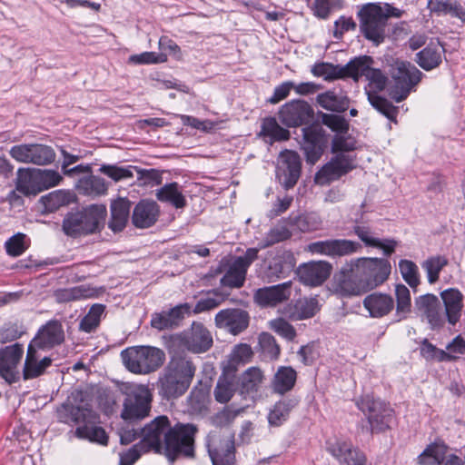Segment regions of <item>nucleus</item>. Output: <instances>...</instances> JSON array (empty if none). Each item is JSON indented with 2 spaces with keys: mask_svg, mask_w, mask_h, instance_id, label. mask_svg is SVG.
I'll list each match as a JSON object with an SVG mask.
<instances>
[{
  "mask_svg": "<svg viewBox=\"0 0 465 465\" xmlns=\"http://www.w3.org/2000/svg\"><path fill=\"white\" fill-rule=\"evenodd\" d=\"M247 269L234 261L221 279V284L230 288H240L243 285Z\"/></svg>",
  "mask_w": 465,
  "mask_h": 465,
  "instance_id": "603ef678",
  "label": "nucleus"
},
{
  "mask_svg": "<svg viewBox=\"0 0 465 465\" xmlns=\"http://www.w3.org/2000/svg\"><path fill=\"white\" fill-rule=\"evenodd\" d=\"M341 7V0H313L311 8L315 16L326 19L331 12L340 10Z\"/></svg>",
  "mask_w": 465,
  "mask_h": 465,
  "instance_id": "680f3d73",
  "label": "nucleus"
},
{
  "mask_svg": "<svg viewBox=\"0 0 465 465\" xmlns=\"http://www.w3.org/2000/svg\"><path fill=\"white\" fill-rule=\"evenodd\" d=\"M236 391L235 379L232 375L223 374L219 377L213 390V396L217 402L224 404L229 402Z\"/></svg>",
  "mask_w": 465,
  "mask_h": 465,
  "instance_id": "de8ad7c7",
  "label": "nucleus"
},
{
  "mask_svg": "<svg viewBox=\"0 0 465 465\" xmlns=\"http://www.w3.org/2000/svg\"><path fill=\"white\" fill-rule=\"evenodd\" d=\"M318 104L327 111L341 113L348 109L350 100L343 92L329 90L319 94L316 97Z\"/></svg>",
  "mask_w": 465,
  "mask_h": 465,
  "instance_id": "e433bc0d",
  "label": "nucleus"
},
{
  "mask_svg": "<svg viewBox=\"0 0 465 465\" xmlns=\"http://www.w3.org/2000/svg\"><path fill=\"white\" fill-rule=\"evenodd\" d=\"M25 238L26 235L22 232H18L10 237L5 244L6 252L14 257L20 256L24 253L28 247L25 242Z\"/></svg>",
  "mask_w": 465,
  "mask_h": 465,
  "instance_id": "774afa93",
  "label": "nucleus"
},
{
  "mask_svg": "<svg viewBox=\"0 0 465 465\" xmlns=\"http://www.w3.org/2000/svg\"><path fill=\"white\" fill-rule=\"evenodd\" d=\"M104 290L90 285H79L55 291L54 297L58 302H69L82 299L96 298Z\"/></svg>",
  "mask_w": 465,
  "mask_h": 465,
  "instance_id": "c9c22d12",
  "label": "nucleus"
},
{
  "mask_svg": "<svg viewBox=\"0 0 465 465\" xmlns=\"http://www.w3.org/2000/svg\"><path fill=\"white\" fill-rule=\"evenodd\" d=\"M332 266L326 261L310 262L301 264L296 274L299 281L304 285L320 286L331 275Z\"/></svg>",
  "mask_w": 465,
  "mask_h": 465,
  "instance_id": "5701e85b",
  "label": "nucleus"
},
{
  "mask_svg": "<svg viewBox=\"0 0 465 465\" xmlns=\"http://www.w3.org/2000/svg\"><path fill=\"white\" fill-rule=\"evenodd\" d=\"M160 214L159 205L153 201L142 200L134 208L132 223L136 228L153 226Z\"/></svg>",
  "mask_w": 465,
  "mask_h": 465,
  "instance_id": "bb28decb",
  "label": "nucleus"
},
{
  "mask_svg": "<svg viewBox=\"0 0 465 465\" xmlns=\"http://www.w3.org/2000/svg\"><path fill=\"white\" fill-rule=\"evenodd\" d=\"M74 202V195L66 191L56 190L41 197L40 203L45 213H54Z\"/></svg>",
  "mask_w": 465,
  "mask_h": 465,
  "instance_id": "a18cd8bd",
  "label": "nucleus"
},
{
  "mask_svg": "<svg viewBox=\"0 0 465 465\" xmlns=\"http://www.w3.org/2000/svg\"><path fill=\"white\" fill-rule=\"evenodd\" d=\"M173 341L196 354L206 352L213 344L211 331L198 322H193L190 329L175 335Z\"/></svg>",
  "mask_w": 465,
  "mask_h": 465,
  "instance_id": "9b49d317",
  "label": "nucleus"
},
{
  "mask_svg": "<svg viewBox=\"0 0 465 465\" xmlns=\"http://www.w3.org/2000/svg\"><path fill=\"white\" fill-rule=\"evenodd\" d=\"M353 232L366 245L381 249L386 256L394 252L397 242L393 239L381 240L374 235L371 228L364 224L353 226Z\"/></svg>",
  "mask_w": 465,
  "mask_h": 465,
  "instance_id": "c756f323",
  "label": "nucleus"
},
{
  "mask_svg": "<svg viewBox=\"0 0 465 465\" xmlns=\"http://www.w3.org/2000/svg\"><path fill=\"white\" fill-rule=\"evenodd\" d=\"M131 202L127 198L119 197L112 201L110 205V220L108 227L114 232H122L129 220Z\"/></svg>",
  "mask_w": 465,
  "mask_h": 465,
  "instance_id": "2f4dec72",
  "label": "nucleus"
},
{
  "mask_svg": "<svg viewBox=\"0 0 465 465\" xmlns=\"http://www.w3.org/2000/svg\"><path fill=\"white\" fill-rule=\"evenodd\" d=\"M207 448L213 465H236L234 434L228 430H213L207 437Z\"/></svg>",
  "mask_w": 465,
  "mask_h": 465,
  "instance_id": "6e6552de",
  "label": "nucleus"
},
{
  "mask_svg": "<svg viewBox=\"0 0 465 465\" xmlns=\"http://www.w3.org/2000/svg\"><path fill=\"white\" fill-rule=\"evenodd\" d=\"M415 308L420 316L425 319L431 329L443 327L447 317L440 302L434 294H424L415 299Z\"/></svg>",
  "mask_w": 465,
  "mask_h": 465,
  "instance_id": "f3484780",
  "label": "nucleus"
},
{
  "mask_svg": "<svg viewBox=\"0 0 465 465\" xmlns=\"http://www.w3.org/2000/svg\"><path fill=\"white\" fill-rule=\"evenodd\" d=\"M57 419L65 424H81L85 422H99V415L94 411L88 403L81 402L74 405L70 399L57 409Z\"/></svg>",
  "mask_w": 465,
  "mask_h": 465,
  "instance_id": "2eb2a0df",
  "label": "nucleus"
},
{
  "mask_svg": "<svg viewBox=\"0 0 465 465\" xmlns=\"http://www.w3.org/2000/svg\"><path fill=\"white\" fill-rule=\"evenodd\" d=\"M24 353L23 346L15 343L0 351V376L8 383L19 381L18 364Z\"/></svg>",
  "mask_w": 465,
  "mask_h": 465,
  "instance_id": "4be33fe9",
  "label": "nucleus"
},
{
  "mask_svg": "<svg viewBox=\"0 0 465 465\" xmlns=\"http://www.w3.org/2000/svg\"><path fill=\"white\" fill-rule=\"evenodd\" d=\"M329 452L343 465H365L366 457L363 452L347 441L337 440L328 448Z\"/></svg>",
  "mask_w": 465,
  "mask_h": 465,
  "instance_id": "cd10ccee",
  "label": "nucleus"
},
{
  "mask_svg": "<svg viewBox=\"0 0 465 465\" xmlns=\"http://www.w3.org/2000/svg\"><path fill=\"white\" fill-rule=\"evenodd\" d=\"M322 122L337 134H344L349 130V123L344 117L338 114H322Z\"/></svg>",
  "mask_w": 465,
  "mask_h": 465,
  "instance_id": "338daca9",
  "label": "nucleus"
},
{
  "mask_svg": "<svg viewBox=\"0 0 465 465\" xmlns=\"http://www.w3.org/2000/svg\"><path fill=\"white\" fill-rule=\"evenodd\" d=\"M292 266V263H287L282 257H275L270 262L263 277L268 282L283 278L286 276L287 272L291 271Z\"/></svg>",
  "mask_w": 465,
  "mask_h": 465,
  "instance_id": "052dcab7",
  "label": "nucleus"
},
{
  "mask_svg": "<svg viewBox=\"0 0 465 465\" xmlns=\"http://www.w3.org/2000/svg\"><path fill=\"white\" fill-rule=\"evenodd\" d=\"M396 315L400 320L407 318L411 310V292L404 284L395 286Z\"/></svg>",
  "mask_w": 465,
  "mask_h": 465,
  "instance_id": "5fc2aeb1",
  "label": "nucleus"
},
{
  "mask_svg": "<svg viewBox=\"0 0 465 465\" xmlns=\"http://www.w3.org/2000/svg\"><path fill=\"white\" fill-rule=\"evenodd\" d=\"M262 133L265 136L271 137L273 141H285L290 137V132L280 126L274 118L264 120Z\"/></svg>",
  "mask_w": 465,
  "mask_h": 465,
  "instance_id": "e2e57ef3",
  "label": "nucleus"
},
{
  "mask_svg": "<svg viewBox=\"0 0 465 465\" xmlns=\"http://www.w3.org/2000/svg\"><path fill=\"white\" fill-rule=\"evenodd\" d=\"M64 330L58 320L48 321L40 327L29 345L40 350H51L64 341Z\"/></svg>",
  "mask_w": 465,
  "mask_h": 465,
  "instance_id": "aec40b11",
  "label": "nucleus"
},
{
  "mask_svg": "<svg viewBox=\"0 0 465 465\" xmlns=\"http://www.w3.org/2000/svg\"><path fill=\"white\" fill-rule=\"evenodd\" d=\"M297 373L294 369L289 366L280 367L271 382V387L273 392L283 395L292 391L295 385Z\"/></svg>",
  "mask_w": 465,
  "mask_h": 465,
  "instance_id": "4c0bfd02",
  "label": "nucleus"
},
{
  "mask_svg": "<svg viewBox=\"0 0 465 465\" xmlns=\"http://www.w3.org/2000/svg\"><path fill=\"white\" fill-rule=\"evenodd\" d=\"M448 262V259L442 255L431 256L422 262L421 267L426 272L429 283L433 284L439 281L440 272Z\"/></svg>",
  "mask_w": 465,
  "mask_h": 465,
  "instance_id": "864d4df0",
  "label": "nucleus"
},
{
  "mask_svg": "<svg viewBox=\"0 0 465 465\" xmlns=\"http://www.w3.org/2000/svg\"><path fill=\"white\" fill-rule=\"evenodd\" d=\"M427 6L432 13L450 15L465 23V9L455 0H430Z\"/></svg>",
  "mask_w": 465,
  "mask_h": 465,
  "instance_id": "37998d69",
  "label": "nucleus"
},
{
  "mask_svg": "<svg viewBox=\"0 0 465 465\" xmlns=\"http://www.w3.org/2000/svg\"><path fill=\"white\" fill-rule=\"evenodd\" d=\"M194 426L191 424H176L171 427L169 419L158 416L141 430L140 443L148 450L164 453L173 461L178 455L186 457L193 453Z\"/></svg>",
  "mask_w": 465,
  "mask_h": 465,
  "instance_id": "f257e3e1",
  "label": "nucleus"
},
{
  "mask_svg": "<svg viewBox=\"0 0 465 465\" xmlns=\"http://www.w3.org/2000/svg\"><path fill=\"white\" fill-rule=\"evenodd\" d=\"M361 249V245L359 242L347 239L319 241L308 245V251L312 253L330 257L351 255Z\"/></svg>",
  "mask_w": 465,
  "mask_h": 465,
  "instance_id": "ddd939ff",
  "label": "nucleus"
},
{
  "mask_svg": "<svg viewBox=\"0 0 465 465\" xmlns=\"http://www.w3.org/2000/svg\"><path fill=\"white\" fill-rule=\"evenodd\" d=\"M30 179L38 185V189L41 191L58 185L63 177L54 170H38Z\"/></svg>",
  "mask_w": 465,
  "mask_h": 465,
  "instance_id": "4d7b16f0",
  "label": "nucleus"
},
{
  "mask_svg": "<svg viewBox=\"0 0 465 465\" xmlns=\"http://www.w3.org/2000/svg\"><path fill=\"white\" fill-rule=\"evenodd\" d=\"M352 67L349 68V63L344 66H334L331 64L321 63L315 64L312 73L318 77H323L325 80H333L337 78L351 77Z\"/></svg>",
  "mask_w": 465,
  "mask_h": 465,
  "instance_id": "09e8293b",
  "label": "nucleus"
},
{
  "mask_svg": "<svg viewBox=\"0 0 465 465\" xmlns=\"http://www.w3.org/2000/svg\"><path fill=\"white\" fill-rule=\"evenodd\" d=\"M446 453V447L437 443L430 444L418 456L417 462L419 465H436L440 463V459Z\"/></svg>",
  "mask_w": 465,
  "mask_h": 465,
  "instance_id": "bf43d9fd",
  "label": "nucleus"
},
{
  "mask_svg": "<svg viewBox=\"0 0 465 465\" xmlns=\"http://www.w3.org/2000/svg\"><path fill=\"white\" fill-rule=\"evenodd\" d=\"M107 210L104 204H91L82 210L68 213L62 230L67 236L79 237L100 232L104 225Z\"/></svg>",
  "mask_w": 465,
  "mask_h": 465,
  "instance_id": "20e7f679",
  "label": "nucleus"
},
{
  "mask_svg": "<svg viewBox=\"0 0 465 465\" xmlns=\"http://www.w3.org/2000/svg\"><path fill=\"white\" fill-rule=\"evenodd\" d=\"M415 308L420 316L425 319L431 329L443 327L447 317L440 302L434 294H424L415 299Z\"/></svg>",
  "mask_w": 465,
  "mask_h": 465,
  "instance_id": "dca6fc26",
  "label": "nucleus"
},
{
  "mask_svg": "<svg viewBox=\"0 0 465 465\" xmlns=\"http://www.w3.org/2000/svg\"><path fill=\"white\" fill-rule=\"evenodd\" d=\"M354 166V160L350 155L337 154L316 173L315 183L323 185L338 180Z\"/></svg>",
  "mask_w": 465,
  "mask_h": 465,
  "instance_id": "412c9836",
  "label": "nucleus"
},
{
  "mask_svg": "<svg viewBox=\"0 0 465 465\" xmlns=\"http://www.w3.org/2000/svg\"><path fill=\"white\" fill-rule=\"evenodd\" d=\"M440 298L444 304L447 322L453 326L460 321L461 316L463 295L459 290L450 288L440 292Z\"/></svg>",
  "mask_w": 465,
  "mask_h": 465,
  "instance_id": "7c9ffc66",
  "label": "nucleus"
},
{
  "mask_svg": "<svg viewBox=\"0 0 465 465\" xmlns=\"http://www.w3.org/2000/svg\"><path fill=\"white\" fill-rule=\"evenodd\" d=\"M51 363L52 359L50 357L41 358L37 353V349L28 345L23 368L24 380H31L41 376Z\"/></svg>",
  "mask_w": 465,
  "mask_h": 465,
  "instance_id": "c85d7f7f",
  "label": "nucleus"
},
{
  "mask_svg": "<svg viewBox=\"0 0 465 465\" xmlns=\"http://www.w3.org/2000/svg\"><path fill=\"white\" fill-rule=\"evenodd\" d=\"M124 367L134 374H149L156 371L165 361L163 350L153 346H132L121 352Z\"/></svg>",
  "mask_w": 465,
  "mask_h": 465,
  "instance_id": "423d86ee",
  "label": "nucleus"
},
{
  "mask_svg": "<svg viewBox=\"0 0 465 465\" xmlns=\"http://www.w3.org/2000/svg\"><path fill=\"white\" fill-rule=\"evenodd\" d=\"M312 107L304 100H292L279 110V119L287 127H297L313 118Z\"/></svg>",
  "mask_w": 465,
  "mask_h": 465,
  "instance_id": "4468645a",
  "label": "nucleus"
},
{
  "mask_svg": "<svg viewBox=\"0 0 465 465\" xmlns=\"http://www.w3.org/2000/svg\"><path fill=\"white\" fill-rule=\"evenodd\" d=\"M358 408L367 417L371 432H382L391 427L394 411L389 404L366 395L357 401Z\"/></svg>",
  "mask_w": 465,
  "mask_h": 465,
  "instance_id": "9d476101",
  "label": "nucleus"
},
{
  "mask_svg": "<svg viewBox=\"0 0 465 465\" xmlns=\"http://www.w3.org/2000/svg\"><path fill=\"white\" fill-rule=\"evenodd\" d=\"M259 345L262 354L271 360L277 359L280 354V346L277 344L275 338L268 333L262 332L259 336Z\"/></svg>",
  "mask_w": 465,
  "mask_h": 465,
  "instance_id": "0e129e2a",
  "label": "nucleus"
},
{
  "mask_svg": "<svg viewBox=\"0 0 465 465\" xmlns=\"http://www.w3.org/2000/svg\"><path fill=\"white\" fill-rule=\"evenodd\" d=\"M155 196L158 201L167 203L176 209H182L187 203L183 190L177 183H170L162 186L156 191Z\"/></svg>",
  "mask_w": 465,
  "mask_h": 465,
  "instance_id": "ea45409f",
  "label": "nucleus"
},
{
  "mask_svg": "<svg viewBox=\"0 0 465 465\" xmlns=\"http://www.w3.org/2000/svg\"><path fill=\"white\" fill-rule=\"evenodd\" d=\"M195 366L193 361L183 356L173 357L163 372L184 381V383L190 385L195 373Z\"/></svg>",
  "mask_w": 465,
  "mask_h": 465,
  "instance_id": "f704fd0d",
  "label": "nucleus"
},
{
  "mask_svg": "<svg viewBox=\"0 0 465 465\" xmlns=\"http://www.w3.org/2000/svg\"><path fill=\"white\" fill-rule=\"evenodd\" d=\"M363 306L371 317L381 318L393 310L394 301L389 294L373 292L364 298Z\"/></svg>",
  "mask_w": 465,
  "mask_h": 465,
  "instance_id": "72a5a7b5",
  "label": "nucleus"
},
{
  "mask_svg": "<svg viewBox=\"0 0 465 465\" xmlns=\"http://www.w3.org/2000/svg\"><path fill=\"white\" fill-rule=\"evenodd\" d=\"M192 312L189 303L176 305L169 311H163L152 315L151 325L159 331L177 328L185 316L190 315Z\"/></svg>",
  "mask_w": 465,
  "mask_h": 465,
  "instance_id": "393cba45",
  "label": "nucleus"
},
{
  "mask_svg": "<svg viewBox=\"0 0 465 465\" xmlns=\"http://www.w3.org/2000/svg\"><path fill=\"white\" fill-rule=\"evenodd\" d=\"M269 328L287 341H293L296 337L294 327L283 318H276L269 322Z\"/></svg>",
  "mask_w": 465,
  "mask_h": 465,
  "instance_id": "69168bd1",
  "label": "nucleus"
},
{
  "mask_svg": "<svg viewBox=\"0 0 465 465\" xmlns=\"http://www.w3.org/2000/svg\"><path fill=\"white\" fill-rule=\"evenodd\" d=\"M160 393L166 399L177 398L183 395L190 385L178 378L163 373L158 381Z\"/></svg>",
  "mask_w": 465,
  "mask_h": 465,
  "instance_id": "79ce46f5",
  "label": "nucleus"
},
{
  "mask_svg": "<svg viewBox=\"0 0 465 465\" xmlns=\"http://www.w3.org/2000/svg\"><path fill=\"white\" fill-rule=\"evenodd\" d=\"M391 77L394 85L391 96L395 102L401 103L407 98L412 87L420 83L422 73L409 62L396 61L392 65Z\"/></svg>",
  "mask_w": 465,
  "mask_h": 465,
  "instance_id": "1a4fd4ad",
  "label": "nucleus"
},
{
  "mask_svg": "<svg viewBox=\"0 0 465 465\" xmlns=\"http://www.w3.org/2000/svg\"><path fill=\"white\" fill-rule=\"evenodd\" d=\"M363 35L375 45L384 40L385 25L389 17H400L401 11L388 4H368L358 13Z\"/></svg>",
  "mask_w": 465,
  "mask_h": 465,
  "instance_id": "39448f33",
  "label": "nucleus"
},
{
  "mask_svg": "<svg viewBox=\"0 0 465 465\" xmlns=\"http://www.w3.org/2000/svg\"><path fill=\"white\" fill-rule=\"evenodd\" d=\"M97 423L85 422L75 429L74 435L81 440H87L104 446L107 445L108 436L102 427L96 425Z\"/></svg>",
  "mask_w": 465,
  "mask_h": 465,
  "instance_id": "c03bdc74",
  "label": "nucleus"
},
{
  "mask_svg": "<svg viewBox=\"0 0 465 465\" xmlns=\"http://www.w3.org/2000/svg\"><path fill=\"white\" fill-rule=\"evenodd\" d=\"M119 390L125 395L121 413L124 420H140L149 416L153 394L147 385L122 382Z\"/></svg>",
  "mask_w": 465,
  "mask_h": 465,
  "instance_id": "0eeeda50",
  "label": "nucleus"
},
{
  "mask_svg": "<svg viewBox=\"0 0 465 465\" xmlns=\"http://www.w3.org/2000/svg\"><path fill=\"white\" fill-rule=\"evenodd\" d=\"M371 58L368 56L359 57L349 62V68L352 67L351 77L355 81L364 77L369 82L366 94L370 104L388 119L395 122L398 113L397 107L387 99L375 94L385 88L387 78L381 70L371 67Z\"/></svg>",
  "mask_w": 465,
  "mask_h": 465,
  "instance_id": "7ed1b4c3",
  "label": "nucleus"
},
{
  "mask_svg": "<svg viewBox=\"0 0 465 465\" xmlns=\"http://www.w3.org/2000/svg\"><path fill=\"white\" fill-rule=\"evenodd\" d=\"M301 159L294 151H283L278 158L277 177L284 188L293 187L301 175Z\"/></svg>",
  "mask_w": 465,
  "mask_h": 465,
  "instance_id": "6ab92c4d",
  "label": "nucleus"
},
{
  "mask_svg": "<svg viewBox=\"0 0 465 465\" xmlns=\"http://www.w3.org/2000/svg\"><path fill=\"white\" fill-rule=\"evenodd\" d=\"M10 156L18 163L36 165L49 164L54 161L55 153L48 145L41 143H22L9 150Z\"/></svg>",
  "mask_w": 465,
  "mask_h": 465,
  "instance_id": "f8f14e48",
  "label": "nucleus"
},
{
  "mask_svg": "<svg viewBox=\"0 0 465 465\" xmlns=\"http://www.w3.org/2000/svg\"><path fill=\"white\" fill-rule=\"evenodd\" d=\"M415 308L420 316L425 319L431 329L443 327L447 317L440 302L434 294H424L415 299Z\"/></svg>",
  "mask_w": 465,
  "mask_h": 465,
  "instance_id": "a211bd4d",
  "label": "nucleus"
},
{
  "mask_svg": "<svg viewBox=\"0 0 465 465\" xmlns=\"http://www.w3.org/2000/svg\"><path fill=\"white\" fill-rule=\"evenodd\" d=\"M316 297H304L285 308L284 313L293 321H302L313 317L320 311Z\"/></svg>",
  "mask_w": 465,
  "mask_h": 465,
  "instance_id": "473e14b6",
  "label": "nucleus"
},
{
  "mask_svg": "<svg viewBox=\"0 0 465 465\" xmlns=\"http://www.w3.org/2000/svg\"><path fill=\"white\" fill-rule=\"evenodd\" d=\"M75 188L81 194L97 197L107 193L108 184L104 178L91 174L80 178Z\"/></svg>",
  "mask_w": 465,
  "mask_h": 465,
  "instance_id": "58836bf2",
  "label": "nucleus"
},
{
  "mask_svg": "<svg viewBox=\"0 0 465 465\" xmlns=\"http://www.w3.org/2000/svg\"><path fill=\"white\" fill-rule=\"evenodd\" d=\"M390 273L391 265L384 259H352L341 267L335 292L343 297L361 295L383 283Z\"/></svg>",
  "mask_w": 465,
  "mask_h": 465,
  "instance_id": "f03ea898",
  "label": "nucleus"
},
{
  "mask_svg": "<svg viewBox=\"0 0 465 465\" xmlns=\"http://www.w3.org/2000/svg\"><path fill=\"white\" fill-rule=\"evenodd\" d=\"M443 52L444 49L439 43H431L416 54V62L422 69L432 70L441 63Z\"/></svg>",
  "mask_w": 465,
  "mask_h": 465,
  "instance_id": "a19ab883",
  "label": "nucleus"
},
{
  "mask_svg": "<svg viewBox=\"0 0 465 465\" xmlns=\"http://www.w3.org/2000/svg\"><path fill=\"white\" fill-rule=\"evenodd\" d=\"M263 380L264 375L260 368H248L244 372H242L239 379L241 393L249 394L251 392H257L263 382Z\"/></svg>",
  "mask_w": 465,
  "mask_h": 465,
  "instance_id": "49530a36",
  "label": "nucleus"
},
{
  "mask_svg": "<svg viewBox=\"0 0 465 465\" xmlns=\"http://www.w3.org/2000/svg\"><path fill=\"white\" fill-rule=\"evenodd\" d=\"M292 282L261 288L254 294L255 302L262 306H276L291 296Z\"/></svg>",
  "mask_w": 465,
  "mask_h": 465,
  "instance_id": "a878e982",
  "label": "nucleus"
},
{
  "mask_svg": "<svg viewBox=\"0 0 465 465\" xmlns=\"http://www.w3.org/2000/svg\"><path fill=\"white\" fill-rule=\"evenodd\" d=\"M297 405L293 399L282 400L276 402L268 414V422L278 427L287 420L291 411Z\"/></svg>",
  "mask_w": 465,
  "mask_h": 465,
  "instance_id": "3c124183",
  "label": "nucleus"
},
{
  "mask_svg": "<svg viewBox=\"0 0 465 465\" xmlns=\"http://www.w3.org/2000/svg\"><path fill=\"white\" fill-rule=\"evenodd\" d=\"M292 230L307 232L316 231L322 226L321 217L314 213H305L295 217L290 216L286 222Z\"/></svg>",
  "mask_w": 465,
  "mask_h": 465,
  "instance_id": "8fccbe9b",
  "label": "nucleus"
},
{
  "mask_svg": "<svg viewBox=\"0 0 465 465\" xmlns=\"http://www.w3.org/2000/svg\"><path fill=\"white\" fill-rule=\"evenodd\" d=\"M249 314L242 309H224L216 313L214 322L217 328L224 329L236 335L243 331L249 325Z\"/></svg>",
  "mask_w": 465,
  "mask_h": 465,
  "instance_id": "b1692460",
  "label": "nucleus"
},
{
  "mask_svg": "<svg viewBox=\"0 0 465 465\" xmlns=\"http://www.w3.org/2000/svg\"><path fill=\"white\" fill-rule=\"evenodd\" d=\"M399 270L403 280L412 289H416L420 283V276L417 264L407 259L399 262Z\"/></svg>",
  "mask_w": 465,
  "mask_h": 465,
  "instance_id": "13d9d810",
  "label": "nucleus"
},
{
  "mask_svg": "<svg viewBox=\"0 0 465 465\" xmlns=\"http://www.w3.org/2000/svg\"><path fill=\"white\" fill-rule=\"evenodd\" d=\"M104 309L105 306L103 304H94L87 314L81 320L79 324L80 331L87 333L94 331L100 324Z\"/></svg>",
  "mask_w": 465,
  "mask_h": 465,
  "instance_id": "6e6d98bb",
  "label": "nucleus"
}]
</instances>
